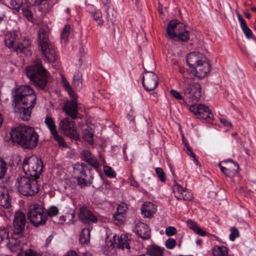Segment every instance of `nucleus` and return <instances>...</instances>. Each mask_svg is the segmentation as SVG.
<instances>
[{
  "instance_id": "c756f323",
  "label": "nucleus",
  "mask_w": 256,
  "mask_h": 256,
  "mask_svg": "<svg viewBox=\"0 0 256 256\" xmlns=\"http://www.w3.org/2000/svg\"><path fill=\"white\" fill-rule=\"evenodd\" d=\"M22 238H15L14 236H12V238L8 243V245L12 251H16L17 250H20L22 248L21 245V240L20 239Z\"/></svg>"
},
{
  "instance_id": "e433bc0d",
  "label": "nucleus",
  "mask_w": 256,
  "mask_h": 256,
  "mask_svg": "<svg viewBox=\"0 0 256 256\" xmlns=\"http://www.w3.org/2000/svg\"><path fill=\"white\" fill-rule=\"evenodd\" d=\"M82 74L78 72L75 73L73 78V84L74 86L78 89H80L82 87Z\"/></svg>"
},
{
  "instance_id": "bb28decb",
  "label": "nucleus",
  "mask_w": 256,
  "mask_h": 256,
  "mask_svg": "<svg viewBox=\"0 0 256 256\" xmlns=\"http://www.w3.org/2000/svg\"><path fill=\"white\" fill-rule=\"evenodd\" d=\"M164 250V248L152 244L146 248V254L150 256H163Z\"/></svg>"
},
{
  "instance_id": "6ab92c4d",
  "label": "nucleus",
  "mask_w": 256,
  "mask_h": 256,
  "mask_svg": "<svg viewBox=\"0 0 256 256\" xmlns=\"http://www.w3.org/2000/svg\"><path fill=\"white\" fill-rule=\"evenodd\" d=\"M136 233L144 240L150 238L151 236L150 230L148 226L144 222H138L136 226Z\"/></svg>"
},
{
  "instance_id": "5701e85b",
  "label": "nucleus",
  "mask_w": 256,
  "mask_h": 256,
  "mask_svg": "<svg viewBox=\"0 0 256 256\" xmlns=\"http://www.w3.org/2000/svg\"><path fill=\"white\" fill-rule=\"evenodd\" d=\"M178 28L180 30L176 32V37L174 39L184 42L188 41L190 39V32L186 30V26L184 24H180Z\"/></svg>"
},
{
  "instance_id": "a18cd8bd",
  "label": "nucleus",
  "mask_w": 256,
  "mask_h": 256,
  "mask_svg": "<svg viewBox=\"0 0 256 256\" xmlns=\"http://www.w3.org/2000/svg\"><path fill=\"white\" fill-rule=\"evenodd\" d=\"M86 162L94 168L96 171L98 172V169L100 167V163L94 156L88 160Z\"/></svg>"
},
{
  "instance_id": "6e6552de",
  "label": "nucleus",
  "mask_w": 256,
  "mask_h": 256,
  "mask_svg": "<svg viewBox=\"0 0 256 256\" xmlns=\"http://www.w3.org/2000/svg\"><path fill=\"white\" fill-rule=\"evenodd\" d=\"M44 206L42 204H31L28 208V216L31 224L35 226L44 225L48 220Z\"/></svg>"
},
{
  "instance_id": "473e14b6",
  "label": "nucleus",
  "mask_w": 256,
  "mask_h": 256,
  "mask_svg": "<svg viewBox=\"0 0 256 256\" xmlns=\"http://www.w3.org/2000/svg\"><path fill=\"white\" fill-rule=\"evenodd\" d=\"M32 44V42L29 39H24L22 42L18 44L14 48V50L17 52H22L24 49L28 48Z\"/></svg>"
},
{
  "instance_id": "13d9d810",
  "label": "nucleus",
  "mask_w": 256,
  "mask_h": 256,
  "mask_svg": "<svg viewBox=\"0 0 256 256\" xmlns=\"http://www.w3.org/2000/svg\"><path fill=\"white\" fill-rule=\"evenodd\" d=\"M242 29L248 38L250 39L253 38L252 32L248 26Z\"/></svg>"
},
{
  "instance_id": "bf43d9fd",
  "label": "nucleus",
  "mask_w": 256,
  "mask_h": 256,
  "mask_svg": "<svg viewBox=\"0 0 256 256\" xmlns=\"http://www.w3.org/2000/svg\"><path fill=\"white\" fill-rule=\"evenodd\" d=\"M213 116H214L212 113L210 114L209 112H208V114L204 113L198 118L206 120L208 122H210L212 120Z\"/></svg>"
},
{
  "instance_id": "72a5a7b5",
  "label": "nucleus",
  "mask_w": 256,
  "mask_h": 256,
  "mask_svg": "<svg viewBox=\"0 0 256 256\" xmlns=\"http://www.w3.org/2000/svg\"><path fill=\"white\" fill-rule=\"evenodd\" d=\"M17 36L14 33L6 35L5 38V44L9 48H13L16 42Z\"/></svg>"
},
{
  "instance_id": "aec40b11",
  "label": "nucleus",
  "mask_w": 256,
  "mask_h": 256,
  "mask_svg": "<svg viewBox=\"0 0 256 256\" xmlns=\"http://www.w3.org/2000/svg\"><path fill=\"white\" fill-rule=\"evenodd\" d=\"M117 240L118 242H115L117 248L122 250L126 248L128 250L130 249V243L132 242L130 235L128 234H122L118 238Z\"/></svg>"
},
{
  "instance_id": "cd10ccee",
  "label": "nucleus",
  "mask_w": 256,
  "mask_h": 256,
  "mask_svg": "<svg viewBox=\"0 0 256 256\" xmlns=\"http://www.w3.org/2000/svg\"><path fill=\"white\" fill-rule=\"evenodd\" d=\"M186 223L188 227L192 230L195 233L198 234L201 236H212V234L206 232L203 230L194 222H193L191 220H188L186 221Z\"/></svg>"
},
{
  "instance_id": "4468645a",
  "label": "nucleus",
  "mask_w": 256,
  "mask_h": 256,
  "mask_svg": "<svg viewBox=\"0 0 256 256\" xmlns=\"http://www.w3.org/2000/svg\"><path fill=\"white\" fill-rule=\"evenodd\" d=\"M78 218L86 225L88 226L91 223H96L98 218L86 206H81L79 209Z\"/></svg>"
},
{
  "instance_id": "37998d69",
  "label": "nucleus",
  "mask_w": 256,
  "mask_h": 256,
  "mask_svg": "<svg viewBox=\"0 0 256 256\" xmlns=\"http://www.w3.org/2000/svg\"><path fill=\"white\" fill-rule=\"evenodd\" d=\"M17 256H40L38 253L30 248L22 250L18 254Z\"/></svg>"
},
{
  "instance_id": "6e6d98bb",
  "label": "nucleus",
  "mask_w": 256,
  "mask_h": 256,
  "mask_svg": "<svg viewBox=\"0 0 256 256\" xmlns=\"http://www.w3.org/2000/svg\"><path fill=\"white\" fill-rule=\"evenodd\" d=\"M70 26L69 24H66L62 32L61 36L62 38L66 39L68 38V35L70 34Z\"/></svg>"
},
{
  "instance_id": "3c124183",
  "label": "nucleus",
  "mask_w": 256,
  "mask_h": 256,
  "mask_svg": "<svg viewBox=\"0 0 256 256\" xmlns=\"http://www.w3.org/2000/svg\"><path fill=\"white\" fill-rule=\"evenodd\" d=\"M156 172L162 182H164L166 181V175L162 168H156Z\"/></svg>"
},
{
  "instance_id": "f704fd0d",
  "label": "nucleus",
  "mask_w": 256,
  "mask_h": 256,
  "mask_svg": "<svg viewBox=\"0 0 256 256\" xmlns=\"http://www.w3.org/2000/svg\"><path fill=\"white\" fill-rule=\"evenodd\" d=\"M44 124L48 128L51 134L54 132L56 133V132L57 131L55 122L51 116H46L44 120Z\"/></svg>"
},
{
  "instance_id": "f8f14e48",
  "label": "nucleus",
  "mask_w": 256,
  "mask_h": 256,
  "mask_svg": "<svg viewBox=\"0 0 256 256\" xmlns=\"http://www.w3.org/2000/svg\"><path fill=\"white\" fill-rule=\"evenodd\" d=\"M144 72L142 80V86L147 91L154 90L158 84V76L153 72L148 70L144 66Z\"/></svg>"
},
{
  "instance_id": "864d4df0",
  "label": "nucleus",
  "mask_w": 256,
  "mask_h": 256,
  "mask_svg": "<svg viewBox=\"0 0 256 256\" xmlns=\"http://www.w3.org/2000/svg\"><path fill=\"white\" fill-rule=\"evenodd\" d=\"M94 155L88 150H84L81 152V156L82 160L86 162L88 160L91 158H92Z\"/></svg>"
},
{
  "instance_id": "ea45409f",
  "label": "nucleus",
  "mask_w": 256,
  "mask_h": 256,
  "mask_svg": "<svg viewBox=\"0 0 256 256\" xmlns=\"http://www.w3.org/2000/svg\"><path fill=\"white\" fill-rule=\"evenodd\" d=\"M7 164L0 156V180H2L4 178L7 172Z\"/></svg>"
},
{
  "instance_id": "1a4fd4ad",
  "label": "nucleus",
  "mask_w": 256,
  "mask_h": 256,
  "mask_svg": "<svg viewBox=\"0 0 256 256\" xmlns=\"http://www.w3.org/2000/svg\"><path fill=\"white\" fill-rule=\"evenodd\" d=\"M183 91L184 96L190 102L197 101L202 96L200 84L194 81L184 84Z\"/></svg>"
},
{
  "instance_id": "8fccbe9b",
  "label": "nucleus",
  "mask_w": 256,
  "mask_h": 256,
  "mask_svg": "<svg viewBox=\"0 0 256 256\" xmlns=\"http://www.w3.org/2000/svg\"><path fill=\"white\" fill-rule=\"evenodd\" d=\"M8 233L7 228H0V244L4 239H9Z\"/></svg>"
},
{
  "instance_id": "7c9ffc66",
  "label": "nucleus",
  "mask_w": 256,
  "mask_h": 256,
  "mask_svg": "<svg viewBox=\"0 0 256 256\" xmlns=\"http://www.w3.org/2000/svg\"><path fill=\"white\" fill-rule=\"evenodd\" d=\"M182 142L184 144V150L185 151L186 154L193 158V160L196 165H200L199 162L196 158L195 154L193 152L188 142L185 138L184 135H182Z\"/></svg>"
},
{
  "instance_id": "2eb2a0df",
  "label": "nucleus",
  "mask_w": 256,
  "mask_h": 256,
  "mask_svg": "<svg viewBox=\"0 0 256 256\" xmlns=\"http://www.w3.org/2000/svg\"><path fill=\"white\" fill-rule=\"evenodd\" d=\"M72 96L74 99L65 104L63 110L72 119L75 120L78 118V106L76 98H74L73 96Z\"/></svg>"
},
{
  "instance_id": "09e8293b",
  "label": "nucleus",
  "mask_w": 256,
  "mask_h": 256,
  "mask_svg": "<svg viewBox=\"0 0 256 256\" xmlns=\"http://www.w3.org/2000/svg\"><path fill=\"white\" fill-rule=\"evenodd\" d=\"M107 19L110 21L112 25L114 24V22L116 20V15L114 14L113 9L108 8L107 10Z\"/></svg>"
},
{
  "instance_id": "052dcab7",
  "label": "nucleus",
  "mask_w": 256,
  "mask_h": 256,
  "mask_svg": "<svg viewBox=\"0 0 256 256\" xmlns=\"http://www.w3.org/2000/svg\"><path fill=\"white\" fill-rule=\"evenodd\" d=\"M102 18V14L100 12H96L94 14V20L98 22V24L99 25H102L103 20L100 19Z\"/></svg>"
},
{
  "instance_id": "9b49d317",
  "label": "nucleus",
  "mask_w": 256,
  "mask_h": 256,
  "mask_svg": "<svg viewBox=\"0 0 256 256\" xmlns=\"http://www.w3.org/2000/svg\"><path fill=\"white\" fill-rule=\"evenodd\" d=\"M26 224V216L24 213L17 212L15 213L13 222L12 236L16 238H24V228Z\"/></svg>"
},
{
  "instance_id": "423d86ee",
  "label": "nucleus",
  "mask_w": 256,
  "mask_h": 256,
  "mask_svg": "<svg viewBox=\"0 0 256 256\" xmlns=\"http://www.w3.org/2000/svg\"><path fill=\"white\" fill-rule=\"evenodd\" d=\"M43 167V162L41 158L34 155L26 158L22 162V169L26 174L36 179L40 178Z\"/></svg>"
},
{
  "instance_id": "603ef678",
  "label": "nucleus",
  "mask_w": 256,
  "mask_h": 256,
  "mask_svg": "<svg viewBox=\"0 0 256 256\" xmlns=\"http://www.w3.org/2000/svg\"><path fill=\"white\" fill-rule=\"evenodd\" d=\"M176 242L172 238H168L165 242V246L168 249H173L176 246Z\"/></svg>"
},
{
  "instance_id": "58836bf2",
  "label": "nucleus",
  "mask_w": 256,
  "mask_h": 256,
  "mask_svg": "<svg viewBox=\"0 0 256 256\" xmlns=\"http://www.w3.org/2000/svg\"><path fill=\"white\" fill-rule=\"evenodd\" d=\"M82 138L90 144L93 142L94 134L90 130L86 128L82 132Z\"/></svg>"
},
{
  "instance_id": "79ce46f5",
  "label": "nucleus",
  "mask_w": 256,
  "mask_h": 256,
  "mask_svg": "<svg viewBox=\"0 0 256 256\" xmlns=\"http://www.w3.org/2000/svg\"><path fill=\"white\" fill-rule=\"evenodd\" d=\"M180 71L184 78V84L190 82V81H193L194 74H188V71H186L182 68L180 69Z\"/></svg>"
},
{
  "instance_id": "dca6fc26",
  "label": "nucleus",
  "mask_w": 256,
  "mask_h": 256,
  "mask_svg": "<svg viewBox=\"0 0 256 256\" xmlns=\"http://www.w3.org/2000/svg\"><path fill=\"white\" fill-rule=\"evenodd\" d=\"M202 62L197 64V66L194 68L196 76L199 79L205 78L210 70V64L209 62L206 61L204 60Z\"/></svg>"
},
{
  "instance_id": "5fc2aeb1",
  "label": "nucleus",
  "mask_w": 256,
  "mask_h": 256,
  "mask_svg": "<svg viewBox=\"0 0 256 256\" xmlns=\"http://www.w3.org/2000/svg\"><path fill=\"white\" fill-rule=\"evenodd\" d=\"M66 256H93L92 254L88 252H84L80 253L79 255L77 252L74 250L69 251L67 252Z\"/></svg>"
},
{
  "instance_id": "4d7b16f0",
  "label": "nucleus",
  "mask_w": 256,
  "mask_h": 256,
  "mask_svg": "<svg viewBox=\"0 0 256 256\" xmlns=\"http://www.w3.org/2000/svg\"><path fill=\"white\" fill-rule=\"evenodd\" d=\"M165 232L168 236H172L176 233V229L174 226H168L166 228Z\"/></svg>"
},
{
  "instance_id": "680f3d73",
  "label": "nucleus",
  "mask_w": 256,
  "mask_h": 256,
  "mask_svg": "<svg viewBox=\"0 0 256 256\" xmlns=\"http://www.w3.org/2000/svg\"><path fill=\"white\" fill-rule=\"evenodd\" d=\"M48 0H28V2L32 5L40 6L42 4H44Z\"/></svg>"
},
{
  "instance_id": "4be33fe9",
  "label": "nucleus",
  "mask_w": 256,
  "mask_h": 256,
  "mask_svg": "<svg viewBox=\"0 0 256 256\" xmlns=\"http://www.w3.org/2000/svg\"><path fill=\"white\" fill-rule=\"evenodd\" d=\"M189 109L194 115H198V117L204 113L208 114V112H209V114H212L211 110L208 106L202 104H198L196 106L192 105Z\"/></svg>"
},
{
  "instance_id": "c85d7f7f",
  "label": "nucleus",
  "mask_w": 256,
  "mask_h": 256,
  "mask_svg": "<svg viewBox=\"0 0 256 256\" xmlns=\"http://www.w3.org/2000/svg\"><path fill=\"white\" fill-rule=\"evenodd\" d=\"M4 4L11 9L18 12L23 4V0H3Z\"/></svg>"
},
{
  "instance_id": "ddd939ff",
  "label": "nucleus",
  "mask_w": 256,
  "mask_h": 256,
  "mask_svg": "<svg viewBox=\"0 0 256 256\" xmlns=\"http://www.w3.org/2000/svg\"><path fill=\"white\" fill-rule=\"evenodd\" d=\"M218 166L222 172L226 176L229 177L234 176L240 168L238 163L231 159L222 162L218 164Z\"/></svg>"
},
{
  "instance_id": "de8ad7c7",
  "label": "nucleus",
  "mask_w": 256,
  "mask_h": 256,
  "mask_svg": "<svg viewBox=\"0 0 256 256\" xmlns=\"http://www.w3.org/2000/svg\"><path fill=\"white\" fill-rule=\"evenodd\" d=\"M46 212L47 216H48L50 217H52L58 214V209L56 206H51Z\"/></svg>"
},
{
  "instance_id": "412c9836",
  "label": "nucleus",
  "mask_w": 256,
  "mask_h": 256,
  "mask_svg": "<svg viewBox=\"0 0 256 256\" xmlns=\"http://www.w3.org/2000/svg\"><path fill=\"white\" fill-rule=\"evenodd\" d=\"M10 198L6 190L0 186V206L6 208L11 207Z\"/></svg>"
},
{
  "instance_id": "2f4dec72",
  "label": "nucleus",
  "mask_w": 256,
  "mask_h": 256,
  "mask_svg": "<svg viewBox=\"0 0 256 256\" xmlns=\"http://www.w3.org/2000/svg\"><path fill=\"white\" fill-rule=\"evenodd\" d=\"M228 249L225 246H214L212 249L213 256H228Z\"/></svg>"
},
{
  "instance_id": "e2e57ef3",
  "label": "nucleus",
  "mask_w": 256,
  "mask_h": 256,
  "mask_svg": "<svg viewBox=\"0 0 256 256\" xmlns=\"http://www.w3.org/2000/svg\"><path fill=\"white\" fill-rule=\"evenodd\" d=\"M72 214H70V213H67L64 216H62L60 217L59 221L60 222L63 224L66 223V217L72 218Z\"/></svg>"
},
{
  "instance_id": "49530a36",
  "label": "nucleus",
  "mask_w": 256,
  "mask_h": 256,
  "mask_svg": "<svg viewBox=\"0 0 256 256\" xmlns=\"http://www.w3.org/2000/svg\"><path fill=\"white\" fill-rule=\"evenodd\" d=\"M230 231V239L231 241H234L236 238L240 236L239 230L236 227H231Z\"/></svg>"
},
{
  "instance_id": "338daca9",
  "label": "nucleus",
  "mask_w": 256,
  "mask_h": 256,
  "mask_svg": "<svg viewBox=\"0 0 256 256\" xmlns=\"http://www.w3.org/2000/svg\"><path fill=\"white\" fill-rule=\"evenodd\" d=\"M232 136L234 138L236 141L237 143H239L242 146H244V144L242 138L238 136L236 132L233 133Z\"/></svg>"
},
{
  "instance_id": "4c0bfd02",
  "label": "nucleus",
  "mask_w": 256,
  "mask_h": 256,
  "mask_svg": "<svg viewBox=\"0 0 256 256\" xmlns=\"http://www.w3.org/2000/svg\"><path fill=\"white\" fill-rule=\"evenodd\" d=\"M126 214L120 212V214L115 213L114 216V222L116 224L120 226L124 224Z\"/></svg>"
},
{
  "instance_id": "7ed1b4c3",
  "label": "nucleus",
  "mask_w": 256,
  "mask_h": 256,
  "mask_svg": "<svg viewBox=\"0 0 256 256\" xmlns=\"http://www.w3.org/2000/svg\"><path fill=\"white\" fill-rule=\"evenodd\" d=\"M26 75L30 81L36 86L44 90L48 82V72L44 68L40 60H36L34 64L27 66Z\"/></svg>"
},
{
  "instance_id": "393cba45",
  "label": "nucleus",
  "mask_w": 256,
  "mask_h": 256,
  "mask_svg": "<svg viewBox=\"0 0 256 256\" xmlns=\"http://www.w3.org/2000/svg\"><path fill=\"white\" fill-rule=\"evenodd\" d=\"M142 214L145 218H150L156 212V208L152 202H146L141 208Z\"/></svg>"
},
{
  "instance_id": "69168bd1",
  "label": "nucleus",
  "mask_w": 256,
  "mask_h": 256,
  "mask_svg": "<svg viewBox=\"0 0 256 256\" xmlns=\"http://www.w3.org/2000/svg\"><path fill=\"white\" fill-rule=\"evenodd\" d=\"M238 19L240 22V27L241 28H243L244 27H246L247 26L246 22L245 20H244V18L239 14H237Z\"/></svg>"
},
{
  "instance_id": "774afa93",
  "label": "nucleus",
  "mask_w": 256,
  "mask_h": 256,
  "mask_svg": "<svg viewBox=\"0 0 256 256\" xmlns=\"http://www.w3.org/2000/svg\"><path fill=\"white\" fill-rule=\"evenodd\" d=\"M130 184L131 186L134 187H138L139 186L138 183L137 181L134 180V178L131 176L129 178Z\"/></svg>"
},
{
  "instance_id": "a878e982",
  "label": "nucleus",
  "mask_w": 256,
  "mask_h": 256,
  "mask_svg": "<svg viewBox=\"0 0 256 256\" xmlns=\"http://www.w3.org/2000/svg\"><path fill=\"white\" fill-rule=\"evenodd\" d=\"M92 229L91 224L86 226L82 230L80 234V241L82 244H86L90 240V231Z\"/></svg>"
},
{
  "instance_id": "f03ea898",
  "label": "nucleus",
  "mask_w": 256,
  "mask_h": 256,
  "mask_svg": "<svg viewBox=\"0 0 256 256\" xmlns=\"http://www.w3.org/2000/svg\"><path fill=\"white\" fill-rule=\"evenodd\" d=\"M10 138L25 149H32L38 141V135L32 127L20 125L14 128L10 132Z\"/></svg>"
},
{
  "instance_id": "a211bd4d",
  "label": "nucleus",
  "mask_w": 256,
  "mask_h": 256,
  "mask_svg": "<svg viewBox=\"0 0 256 256\" xmlns=\"http://www.w3.org/2000/svg\"><path fill=\"white\" fill-rule=\"evenodd\" d=\"M174 186V191L177 190L178 196H176L178 200H184L190 201L193 198L192 194L191 191L184 188L179 184L175 182Z\"/></svg>"
},
{
  "instance_id": "a19ab883",
  "label": "nucleus",
  "mask_w": 256,
  "mask_h": 256,
  "mask_svg": "<svg viewBox=\"0 0 256 256\" xmlns=\"http://www.w3.org/2000/svg\"><path fill=\"white\" fill-rule=\"evenodd\" d=\"M52 135L54 136V140L58 142L60 146L63 148L67 147V145L65 143L64 138L62 136L58 134L57 131L56 132V133L54 132L52 134Z\"/></svg>"
},
{
  "instance_id": "f257e3e1",
  "label": "nucleus",
  "mask_w": 256,
  "mask_h": 256,
  "mask_svg": "<svg viewBox=\"0 0 256 256\" xmlns=\"http://www.w3.org/2000/svg\"><path fill=\"white\" fill-rule=\"evenodd\" d=\"M13 98L14 112L22 120H28L36 104V94L34 90L29 86H21L16 90Z\"/></svg>"
},
{
  "instance_id": "f3484780",
  "label": "nucleus",
  "mask_w": 256,
  "mask_h": 256,
  "mask_svg": "<svg viewBox=\"0 0 256 256\" xmlns=\"http://www.w3.org/2000/svg\"><path fill=\"white\" fill-rule=\"evenodd\" d=\"M204 60H206L204 55L199 52H194L189 53L187 55L186 62L190 68H194Z\"/></svg>"
},
{
  "instance_id": "b1692460",
  "label": "nucleus",
  "mask_w": 256,
  "mask_h": 256,
  "mask_svg": "<svg viewBox=\"0 0 256 256\" xmlns=\"http://www.w3.org/2000/svg\"><path fill=\"white\" fill-rule=\"evenodd\" d=\"M180 24H182L178 22L177 20H173L168 23L166 32L168 36L171 38H174L176 37V32L178 31V26Z\"/></svg>"
},
{
  "instance_id": "0eeeda50",
  "label": "nucleus",
  "mask_w": 256,
  "mask_h": 256,
  "mask_svg": "<svg viewBox=\"0 0 256 256\" xmlns=\"http://www.w3.org/2000/svg\"><path fill=\"white\" fill-rule=\"evenodd\" d=\"M88 166L84 163H82L78 168H76V172L78 173V176L76 177L78 184L82 188L92 186L94 188L100 186L102 183V175L100 174L99 176L96 178V182H94V176L90 174L88 179H86L88 176L87 171Z\"/></svg>"
},
{
  "instance_id": "20e7f679",
  "label": "nucleus",
  "mask_w": 256,
  "mask_h": 256,
  "mask_svg": "<svg viewBox=\"0 0 256 256\" xmlns=\"http://www.w3.org/2000/svg\"><path fill=\"white\" fill-rule=\"evenodd\" d=\"M16 186L18 192L26 196H32L38 194L40 185L37 179L28 176H19L16 178Z\"/></svg>"
},
{
  "instance_id": "0e129e2a",
  "label": "nucleus",
  "mask_w": 256,
  "mask_h": 256,
  "mask_svg": "<svg viewBox=\"0 0 256 256\" xmlns=\"http://www.w3.org/2000/svg\"><path fill=\"white\" fill-rule=\"evenodd\" d=\"M170 93L177 100H182L183 98L181 94L177 92L176 90H170Z\"/></svg>"
},
{
  "instance_id": "c9c22d12",
  "label": "nucleus",
  "mask_w": 256,
  "mask_h": 256,
  "mask_svg": "<svg viewBox=\"0 0 256 256\" xmlns=\"http://www.w3.org/2000/svg\"><path fill=\"white\" fill-rule=\"evenodd\" d=\"M22 13L23 16L26 18L28 21L32 22H33L34 20V15L30 6H26L22 7Z\"/></svg>"
},
{
  "instance_id": "39448f33",
  "label": "nucleus",
  "mask_w": 256,
  "mask_h": 256,
  "mask_svg": "<svg viewBox=\"0 0 256 256\" xmlns=\"http://www.w3.org/2000/svg\"><path fill=\"white\" fill-rule=\"evenodd\" d=\"M38 44L46 60L50 63L54 62L58 56L52 46L50 43L48 32L44 29H40L38 32Z\"/></svg>"
},
{
  "instance_id": "9d476101",
  "label": "nucleus",
  "mask_w": 256,
  "mask_h": 256,
  "mask_svg": "<svg viewBox=\"0 0 256 256\" xmlns=\"http://www.w3.org/2000/svg\"><path fill=\"white\" fill-rule=\"evenodd\" d=\"M59 128L64 134L72 140H80V136L75 128V122L68 118L62 119L59 124Z\"/></svg>"
},
{
  "instance_id": "c03bdc74",
  "label": "nucleus",
  "mask_w": 256,
  "mask_h": 256,
  "mask_svg": "<svg viewBox=\"0 0 256 256\" xmlns=\"http://www.w3.org/2000/svg\"><path fill=\"white\" fill-rule=\"evenodd\" d=\"M104 172L108 177L114 178L116 176L115 172L109 166H104Z\"/></svg>"
}]
</instances>
